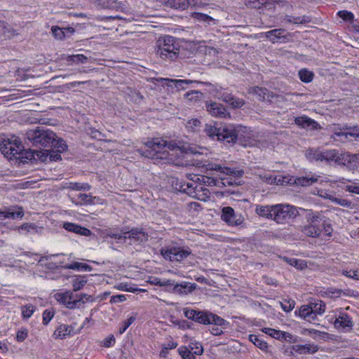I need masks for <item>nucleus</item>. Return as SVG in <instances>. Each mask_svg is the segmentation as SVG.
<instances>
[{
    "label": "nucleus",
    "mask_w": 359,
    "mask_h": 359,
    "mask_svg": "<svg viewBox=\"0 0 359 359\" xmlns=\"http://www.w3.org/2000/svg\"><path fill=\"white\" fill-rule=\"evenodd\" d=\"M147 148L144 152L139 150L140 154L154 161L155 164H175L180 165V159L184 158L186 153L198 154L199 151L194 148L183 145L180 147L175 141H170L155 137L145 142Z\"/></svg>",
    "instance_id": "obj_1"
},
{
    "label": "nucleus",
    "mask_w": 359,
    "mask_h": 359,
    "mask_svg": "<svg viewBox=\"0 0 359 359\" xmlns=\"http://www.w3.org/2000/svg\"><path fill=\"white\" fill-rule=\"evenodd\" d=\"M305 156L310 162L325 163L327 165L337 164L348 166L352 163H356V155L347 153L341 154L336 149L324 148H309L305 152Z\"/></svg>",
    "instance_id": "obj_2"
},
{
    "label": "nucleus",
    "mask_w": 359,
    "mask_h": 359,
    "mask_svg": "<svg viewBox=\"0 0 359 359\" xmlns=\"http://www.w3.org/2000/svg\"><path fill=\"white\" fill-rule=\"evenodd\" d=\"M241 126L235 128L232 126H220L216 123L205 125V131L212 139L227 143L235 142L242 130Z\"/></svg>",
    "instance_id": "obj_3"
},
{
    "label": "nucleus",
    "mask_w": 359,
    "mask_h": 359,
    "mask_svg": "<svg viewBox=\"0 0 359 359\" xmlns=\"http://www.w3.org/2000/svg\"><path fill=\"white\" fill-rule=\"evenodd\" d=\"M183 311L186 318L203 325H215L222 328H227L229 325L225 319L208 311L184 308Z\"/></svg>",
    "instance_id": "obj_4"
},
{
    "label": "nucleus",
    "mask_w": 359,
    "mask_h": 359,
    "mask_svg": "<svg viewBox=\"0 0 359 359\" xmlns=\"http://www.w3.org/2000/svg\"><path fill=\"white\" fill-rule=\"evenodd\" d=\"M213 170H218L221 173L225 174L230 177H224L220 180L203 176V181L205 184L209 186H218L220 184L226 186V184L231 186L234 184H238L237 180H239L243 175V170L232 168L229 167H223L221 165H215Z\"/></svg>",
    "instance_id": "obj_5"
},
{
    "label": "nucleus",
    "mask_w": 359,
    "mask_h": 359,
    "mask_svg": "<svg viewBox=\"0 0 359 359\" xmlns=\"http://www.w3.org/2000/svg\"><path fill=\"white\" fill-rule=\"evenodd\" d=\"M306 212V224L301 226V231L306 236L311 238H318L322 232V228L320 226L323 215L317 211H313L311 210H305Z\"/></svg>",
    "instance_id": "obj_6"
},
{
    "label": "nucleus",
    "mask_w": 359,
    "mask_h": 359,
    "mask_svg": "<svg viewBox=\"0 0 359 359\" xmlns=\"http://www.w3.org/2000/svg\"><path fill=\"white\" fill-rule=\"evenodd\" d=\"M262 178V177H261ZM319 175L316 174L309 176L291 177L290 179L287 177H281L280 175L272 177L271 176L264 175L263 179L269 184L275 183L276 184L283 185L284 184H295L298 186L306 187L318 182Z\"/></svg>",
    "instance_id": "obj_7"
},
{
    "label": "nucleus",
    "mask_w": 359,
    "mask_h": 359,
    "mask_svg": "<svg viewBox=\"0 0 359 359\" xmlns=\"http://www.w3.org/2000/svg\"><path fill=\"white\" fill-rule=\"evenodd\" d=\"M299 210H305L289 204H276L273 205V220L278 224H284L290 219L299 215Z\"/></svg>",
    "instance_id": "obj_8"
},
{
    "label": "nucleus",
    "mask_w": 359,
    "mask_h": 359,
    "mask_svg": "<svg viewBox=\"0 0 359 359\" xmlns=\"http://www.w3.org/2000/svg\"><path fill=\"white\" fill-rule=\"evenodd\" d=\"M22 150V144L18 137H0V151L6 158H17Z\"/></svg>",
    "instance_id": "obj_9"
},
{
    "label": "nucleus",
    "mask_w": 359,
    "mask_h": 359,
    "mask_svg": "<svg viewBox=\"0 0 359 359\" xmlns=\"http://www.w3.org/2000/svg\"><path fill=\"white\" fill-rule=\"evenodd\" d=\"M157 54L164 60H175L178 57L179 48L175 44V38L165 36L159 39Z\"/></svg>",
    "instance_id": "obj_10"
},
{
    "label": "nucleus",
    "mask_w": 359,
    "mask_h": 359,
    "mask_svg": "<svg viewBox=\"0 0 359 359\" xmlns=\"http://www.w3.org/2000/svg\"><path fill=\"white\" fill-rule=\"evenodd\" d=\"M28 140L35 146L50 147L56 137V135L49 130H44L43 127L29 130L27 133Z\"/></svg>",
    "instance_id": "obj_11"
},
{
    "label": "nucleus",
    "mask_w": 359,
    "mask_h": 359,
    "mask_svg": "<svg viewBox=\"0 0 359 359\" xmlns=\"http://www.w3.org/2000/svg\"><path fill=\"white\" fill-rule=\"evenodd\" d=\"M325 304L321 300L311 302L309 304L300 307L299 316L309 323H314L317 319V315H322L325 311Z\"/></svg>",
    "instance_id": "obj_12"
},
{
    "label": "nucleus",
    "mask_w": 359,
    "mask_h": 359,
    "mask_svg": "<svg viewBox=\"0 0 359 359\" xmlns=\"http://www.w3.org/2000/svg\"><path fill=\"white\" fill-rule=\"evenodd\" d=\"M114 239L120 242H126L129 240L130 244H141L147 241L148 235L142 229H134L121 233H114Z\"/></svg>",
    "instance_id": "obj_13"
},
{
    "label": "nucleus",
    "mask_w": 359,
    "mask_h": 359,
    "mask_svg": "<svg viewBox=\"0 0 359 359\" xmlns=\"http://www.w3.org/2000/svg\"><path fill=\"white\" fill-rule=\"evenodd\" d=\"M54 298L60 304L70 309L79 307L83 300L81 295L75 294L72 291L56 292Z\"/></svg>",
    "instance_id": "obj_14"
},
{
    "label": "nucleus",
    "mask_w": 359,
    "mask_h": 359,
    "mask_svg": "<svg viewBox=\"0 0 359 359\" xmlns=\"http://www.w3.org/2000/svg\"><path fill=\"white\" fill-rule=\"evenodd\" d=\"M210 93L215 97L222 100L231 105L233 108H241L244 105V101L243 100L236 98L231 93H229L227 90L221 87L213 88Z\"/></svg>",
    "instance_id": "obj_15"
},
{
    "label": "nucleus",
    "mask_w": 359,
    "mask_h": 359,
    "mask_svg": "<svg viewBox=\"0 0 359 359\" xmlns=\"http://www.w3.org/2000/svg\"><path fill=\"white\" fill-rule=\"evenodd\" d=\"M191 254L189 248L169 246L161 250L163 257L170 262H181Z\"/></svg>",
    "instance_id": "obj_16"
},
{
    "label": "nucleus",
    "mask_w": 359,
    "mask_h": 359,
    "mask_svg": "<svg viewBox=\"0 0 359 359\" xmlns=\"http://www.w3.org/2000/svg\"><path fill=\"white\" fill-rule=\"evenodd\" d=\"M221 219L230 226H240L244 222L243 216L241 213L236 212L233 208L229 206L222 209Z\"/></svg>",
    "instance_id": "obj_17"
},
{
    "label": "nucleus",
    "mask_w": 359,
    "mask_h": 359,
    "mask_svg": "<svg viewBox=\"0 0 359 359\" xmlns=\"http://www.w3.org/2000/svg\"><path fill=\"white\" fill-rule=\"evenodd\" d=\"M334 326L336 329L340 330H349L353 326V321L348 313L342 309L337 311Z\"/></svg>",
    "instance_id": "obj_18"
},
{
    "label": "nucleus",
    "mask_w": 359,
    "mask_h": 359,
    "mask_svg": "<svg viewBox=\"0 0 359 359\" xmlns=\"http://www.w3.org/2000/svg\"><path fill=\"white\" fill-rule=\"evenodd\" d=\"M196 286V283L182 281L180 283H175L172 289H167L166 290L175 294L187 295L194 291Z\"/></svg>",
    "instance_id": "obj_19"
},
{
    "label": "nucleus",
    "mask_w": 359,
    "mask_h": 359,
    "mask_svg": "<svg viewBox=\"0 0 359 359\" xmlns=\"http://www.w3.org/2000/svg\"><path fill=\"white\" fill-rule=\"evenodd\" d=\"M206 108L207 111L213 116L219 118L229 116V113L222 104L215 102H207Z\"/></svg>",
    "instance_id": "obj_20"
},
{
    "label": "nucleus",
    "mask_w": 359,
    "mask_h": 359,
    "mask_svg": "<svg viewBox=\"0 0 359 359\" xmlns=\"http://www.w3.org/2000/svg\"><path fill=\"white\" fill-rule=\"evenodd\" d=\"M24 216V211L21 207L12 206L0 210V219H16L22 218Z\"/></svg>",
    "instance_id": "obj_21"
},
{
    "label": "nucleus",
    "mask_w": 359,
    "mask_h": 359,
    "mask_svg": "<svg viewBox=\"0 0 359 359\" xmlns=\"http://www.w3.org/2000/svg\"><path fill=\"white\" fill-rule=\"evenodd\" d=\"M165 83L170 87H175L177 90H185L189 84L198 83V81L193 80L170 79H163Z\"/></svg>",
    "instance_id": "obj_22"
},
{
    "label": "nucleus",
    "mask_w": 359,
    "mask_h": 359,
    "mask_svg": "<svg viewBox=\"0 0 359 359\" xmlns=\"http://www.w3.org/2000/svg\"><path fill=\"white\" fill-rule=\"evenodd\" d=\"M262 331L276 339L290 341L293 337V336L289 332H283L270 327H264L262 329Z\"/></svg>",
    "instance_id": "obj_23"
},
{
    "label": "nucleus",
    "mask_w": 359,
    "mask_h": 359,
    "mask_svg": "<svg viewBox=\"0 0 359 359\" xmlns=\"http://www.w3.org/2000/svg\"><path fill=\"white\" fill-rule=\"evenodd\" d=\"M63 228L68 231L81 236H88L91 234V231L88 229L72 222H65Z\"/></svg>",
    "instance_id": "obj_24"
},
{
    "label": "nucleus",
    "mask_w": 359,
    "mask_h": 359,
    "mask_svg": "<svg viewBox=\"0 0 359 359\" xmlns=\"http://www.w3.org/2000/svg\"><path fill=\"white\" fill-rule=\"evenodd\" d=\"M295 123L304 128L306 129H318L320 128L319 124L306 116L297 117L294 120Z\"/></svg>",
    "instance_id": "obj_25"
},
{
    "label": "nucleus",
    "mask_w": 359,
    "mask_h": 359,
    "mask_svg": "<svg viewBox=\"0 0 359 359\" xmlns=\"http://www.w3.org/2000/svg\"><path fill=\"white\" fill-rule=\"evenodd\" d=\"M292 350L298 354H313L318 351V346L314 344H296Z\"/></svg>",
    "instance_id": "obj_26"
},
{
    "label": "nucleus",
    "mask_w": 359,
    "mask_h": 359,
    "mask_svg": "<svg viewBox=\"0 0 359 359\" xmlns=\"http://www.w3.org/2000/svg\"><path fill=\"white\" fill-rule=\"evenodd\" d=\"M323 297L336 299L342 296H350V290L344 291L335 287H328L325 290L321 292Z\"/></svg>",
    "instance_id": "obj_27"
},
{
    "label": "nucleus",
    "mask_w": 359,
    "mask_h": 359,
    "mask_svg": "<svg viewBox=\"0 0 359 359\" xmlns=\"http://www.w3.org/2000/svg\"><path fill=\"white\" fill-rule=\"evenodd\" d=\"M191 182L183 183L180 186V190L182 192L186 193L187 194L193 198H196V191L199 189H201L202 187H201V185L197 184L193 178H191Z\"/></svg>",
    "instance_id": "obj_28"
},
{
    "label": "nucleus",
    "mask_w": 359,
    "mask_h": 359,
    "mask_svg": "<svg viewBox=\"0 0 359 359\" xmlns=\"http://www.w3.org/2000/svg\"><path fill=\"white\" fill-rule=\"evenodd\" d=\"M354 138L355 140L359 141V128L355 127L353 129L351 132H344L342 131L339 137H337V140L335 141H340L341 142H346L347 141L351 140V138Z\"/></svg>",
    "instance_id": "obj_29"
},
{
    "label": "nucleus",
    "mask_w": 359,
    "mask_h": 359,
    "mask_svg": "<svg viewBox=\"0 0 359 359\" xmlns=\"http://www.w3.org/2000/svg\"><path fill=\"white\" fill-rule=\"evenodd\" d=\"M278 1V0H245V4L248 7L261 9L270 6L272 4L271 2Z\"/></svg>",
    "instance_id": "obj_30"
},
{
    "label": "nucleus",
    "mask_w": 359,
    "mask_h": 359,
    "mask_svg": "<svg viewBox=\"0 0 359 359\" xmlns=\"http://www.w3.org/2000/svg\"><path fill=\"white\" fill-rule=\"evenodd\" d=\"M62 59L65 60L69 65L72 64H85L88 62V58L86 55L83 54H77V55H62Z\"/></svg>",
    "instance_id": "obj_31"
},
{
    "label": "nucleus",
    "mask_w": 359,
    "mask_h": 359,
    "mask_svg": "<svg viewBox=\"0 0 359 359\" xmlns=\"http://www.w3.org/2000/svg\"><path fill=\"white\" fill-rule=\"evenodd\" d=\"M72 327L67 325H60L55 330L53 336L55 339H65L66 337L69 336L72 332Z\"/></svg>",
    "instance_id": "obj_32"
},
{
    "label": "nucleus",
    "mask_w": 359,
    "mask_h": 359,
    "mask_svg": "<svg viewBox=\"0 0 359 359\" xmlns=\"http://www.w3.org/2000/svg\"><path fill=\"white\" fill-rule=\"evenodd\" d=\"M51 30L55 38L60 40L67 35L72 34L74 31L72 27L60 28L57 26H53Z\"/></svg>",
    "instance_id": "obj_33"
},
{
    "label": "nucleus",
    "mask_w": 359,
    "mask_h": 359,
    "mask_svg": "<svg viewBox=\"0 0 359 359\" xmlns=\"http://www.w3.org/2000/svg\"><path fill=\"white\" fill-rule=\"evenodd\" d=\"M273 205H260L256 206L255 212L261 217L267 219H273Z\"/></svg>",
    "instance_id": "obj_34"
},
{
    "label": "nucleus",
    "mask_w": 359,
    "mask_h": 359,
    "mask_svg": "<svg viewBox=\"0 0 359 359\" xmlns=\"http://www.w3.org/2000/svg\"><path fill=\"white\" fill-rule=\"evenodd\" d=\"M287 32L283 29H275L266 32V37L269 39L271 41L275 43L278 39L285 38Z\"/></svg>",
    "instance_id": "obj_35"
},
{
    "label": "nucleus",
    "mask_w": 359,
    "mask_h": 359,
    "mask_svg": "<svg viewBox=\"0 0 359 359\" xmlns=\"http://www.w3.org/2000/svg\"><path fill=\"white\" fill-rule=\"evenodd\" d=\"M22 317L25 320L29 319L36 310V306L32 304H27L20 308Z\"/></svg>",
    "instance_id": "obj_36"
},
{
    "label": "nucleus",
    "mask_w": 359,
    "mask_h": 359,
    "mask_svg": "<svg viewBox=\"0 0 359 359\" xmlns=\"http://www.w3.org/2000/svg\"><path fill=\"white\" fill-rule=\"evenodd\" d=\"M285 262L290 265L294 266L297 269L302 270L307 267L306 262L303 259H297L296 258L283 257Z\"/></svg>",
    "instance_id": "obj_37"
},
{
    "label": "nucleus",
    "mask_w": 359,
    "mask_h": 359,
    "mask_svg": "<svg viewBox=\"0 0 359 359\" xmlns=\"http://www.w3.org/2000/svg\"><path fill=\"white\" fill-rule=\"evenodd\" d=\"M169 4L175 8L184 10L188 6L195 5V3H191L190 0H169Z\"/></svg>",
    "instance_id": "obj_38"
},
{
    "label": "nucleus",
    "mask_w": 359,
    "mask_h": 359,
    "mask_svg": "<svg viewBox=\"0 0 359 359\" xmlns=\"http://www.w3.org/2000/svg\"><path fill=\"white\" fill-rule=\"evenodd\" d=\"M249 340L261 350L266 351L268 348L267 343L256 334H250Z\"/></svg>",
    "instance_id": "obj_39"
},
{
    "label": "nucleus",
    "mask_w": 359,
    "mask_h": 359,
    "mask_svg": "<svg viewBox=\"0 0 359 359\" xmlns=\"http://www.w3.org/2000/svg\"><path fill=\"white\" fill-rule=\"evenodd\" d=\"M299 76L302 81L309 83L312 81L314 74L311 71L306 69H302L299 71Z\"/></svg>",
    "instance_id": "obj_40"
},
{
    "label": "nucleus",
    "mask_w": 359,
    "mask_h": 359,
    "mask_svg": "<svg viewBox=\"0 0 359 359\" xmlns=\"http://www.w3.org/2000/svg\"><path fill=\"white\" fill-rule=\"evenodd\" d=\"M50 147H53V149L56 150L59 153L65 151L67 148L65 142L62 139L57 140L56 137H55V140L51 143Z\"/></svg>",
    "instance_id": "obj_41"
},
{
    "label": "nucleus",
    "mask_w": 359,
    "mask_h": 359,
    "mask_svg": "<svg viewBox=\"0 0 359 359\" xmlns=\"http://www.w3.org/2000/svg\"><path fill=\"white\" fill-rule=\"evenodd\" d=\"M321 222L322 223L320 226L322 228V231L324 232L325 235L331 236L332 233V227L330 219L323 215V220Z\"/></svg>",
    "instance_id": "obj_42"
},
{
    "label": "nucleus",
    "mask_w": 359,
    "mask_h": 359,
    "mask_svg": "<svg viewBox=\"0 0 359 359\" xmlns=\"http://www.w3.org/2000/svg\"><path fill=\"white\" fill-rule=\"evenodd\" d=\"M128 95L130 100V101L135 102V103H140L143 100V95L140 94V92H138L136 90H133L131 88L128 89Z\"/></svg>",
    "instance_id": "obj_43"
},
{
    "label": "nucleus",
    "mask_w": 359,
    "mask_h": 359,
    "mask_svg": "<svg viewBox=\"0 0 359 359\" xmlns=\"http://www.w3.org/2000/svg\"><path fill=\"white\" fill-rule=\"evenodd\" d=\"M302 334L312 337L313 339L321 338L323 335L326 334L324 332H320L315 329H304L302 332Z\"/></svg>",
    "instance_id": "obj_44"
},
{
    "label": "nucleus",
    "mask_w": 359,
    "mask_h": 359,
    "mask_svg": "<svg viewBox=\"0 0 359 359\" xmlns=\"http://www.w3.org/2000/svg\"><path fill=\"white\" fill-rule=\"evenodd\" d=\"M179 353L183 359H196V355L189 347L182 346L178 349Z\"/></svg>",
    "instance_id": "obj_45"
},
{
    "label": "nucleus",
    "mask_w": 359,
    "mask_h": 359,
    "mask_svg": "<svg viewBox=\"0 0 359 359\" xmlns=\"http://www.w3.org/2000/svg\"><path fill=\"white\" fill-rule=\"evenodd\" d=\"M184 97L191 102L200 100L203 97V93L198 90H190L184 94Z\"/></svg>",
    "instance_id": "obj_46"
},
{
    "label": "nucleus",
    "mask_w": 359,
    "mask_h": 359,
    "mask_svg": "<svg viewBox=\"0 0 359 359\" xmlns=\"http://www.w3.org/2000/svg\"><path fill=\"white\" fill-rule=\"evenodd\" d=\"M191 16L192 19L195 21L208 22L215 20V19L211 16L201 13H192Z\"/></svg>",
    "instance_id": "obj_47"
},
{
    "label": "nucleus",
    "mask_w": 359,
    "mask_h": 359,
    "mask_svg": "<svg viewBox=\"0 0 359 359\" xmlns=\"http://www.w3.org/2000/svg\"><path fill=\"white\" fill-rule=\"evenodd\" d=\"M268 90L266 88L255 86L252 88L249 93H253L259 97V100H264L266 99V95Z\"/></svg>",
    "instance_id": "obj_48"
},
{
    "label": "nucleus",
    "mask_w": 359,
    "mask_h": 359,
    "mask_svg": "<svg viewBox=\"0 0 359 359\" xmlns=\"http://www.w3.org/2000/svg\"><path fill=\"white\" fill-rule=\"evenodd\" d=\"M189 348L196 355H200L203 352V348L200 342L191 341L189 345Z\"/></svg>",
    "instance_id": "obj_49"
},
{
    "label": "nucleus",
    "mask_w": 359,
    "mask_h": 359,
    "mask_svg": "<svg viewBox=\"0 0 359 359\" xmlns=\"http://www.w3.org/2000/svg\"><path fill=\"white\" fill-rule=\"evenodd\" d=\"M87 283V280L85 277H78L75 278L72 283L74 291H78L81 290Z\"/></svg>",
    "instance_id": "obj_50"
},
{
    "label": "nucleus",
    "mask_w": 359,
    "mask_h": 359,
    "mask_svg": "<svg viewBox=\"0 0 359 359\" xmlns=\"http://www.w3.org/2000/svg\"><path fill=\"white\" fill-rule=\"evenodd\" d=\"M280 304L282 309L285 312L291 311L295 306L294 301L292 299H284L283 302H280Z\"/></svg>",
    "instance_id": "obj_51"
},
{
    "label": "nucleus",
    "mask_w": 359,
    "mask_h": 359,
    "mask_svg": "<svg viewBox=\"0 0 359 359\" xmlns=\"http://www.w3.org/2000/svg\"><path fill=\"white\" fill-rule=\"evenodd\" d=\"M135 320V316H130L126 320H124L120 327H119V334H122L126 332V330L128 329V327Z\"/></svg>",
    "instance_id": "obj_52"
},
{
    "label": "nucleus",
    "mask_w": 359,
    "mask_h": 359,
    "mask_svg": "<svg viewBox=\"0 0 359 359\" xmlns=\"http://www.w3.org/2000/svg\"><path fill=\"white\" fill-rule=\"evenodd\" d=\"M337 15L339 16L344 21H353L354 15L348 11H340L337 13Z\"/></svg>",
    "instance_id": "obj_53"
},
{
    "label": "nucleus",
    "mask_w": 359,
    "mask_h": 359,
    "mask_svg": "<svg viewBox=\"0 0 359 359\" xmlns=\"http://www.w3.org/2000/svg\"><path fill=\"white\" fill-rule=\"evenodd\" d=\"M55 312L53 309L45 310L43 313V323L44 325H48L53 318Z\"/></svg>",
    "instance_id": "obj_54"
},
{
    "label": "nucleus",
    "mask_w": 359,
    "mask_h": 359,
    "mask_svg": "<svg viewBox=\"0 0 359 359\" xmlns=\"http://www.w3.org/2000/svg\"><path fill=\"white\" fill-rule=\"evenodd\" d=\"M69 187L73 190H89L90 189L88 184L77 182L70 183Z\"/></svg>",
    "instance_id": "obj_55"
},
{
    "label": "nucleus",
    "mask_w": 359,
    "mask_h": 359,
    "mask_svg": "<svg viewBox=\"0 0 359 359\" xmlns=\"http://www.w3.org/2000/svg\"><path fill=\"white\" fill-rule=\"evenodd\" d=\"M200 124H201V122L199 120H198L197 118H191V119L187 121V122L186 123V127L189 130H194L196 128L199 127Z\"/></svg>",
    "instance_id": "obj_56"
},
{
    "label": "nucleus",
    "mask_w": 359,
    "mask_h": 359,
    "mask_svg": "<svg viewBox=\"0 0 359 359\" xmlns=\"http://www.w3.org/2000/svg\"><path fill=\"white\" fill-rule=\"evenodd\" d=\"M35 229L36 226L34 224L25 223L19 227L18 231L20 233L29 232L31 230H34Z\"/></svg>",
    "instance_id": "obj_57"
},
{
    "label": "nucleus",
    "mask_w": 359,
    "mask_h": 359,
    "mask_svg": "<svg viewBox=\"0 0 359 359\" xmlns=\"http://www.w3.org/2000/svg\"><path fill=\"white\" fill-rule=\"evenodd\" d=\"M330 130L333 133V135L331 136V138L333 140H337V137H339L341 133L343 130L339 127L337 125H332L330 126Z\"/></svg>",
    "instance_id": "obj_58"
},
{
    "label": "nucleus",
    "mask_w": 359,
    "mask_h": 359,
    "mask_svg": "<svg viewBox=\"0 0 359 359\" xmlns=\"http://www.w3.org/2000/svg\"><path fill=\"white\" fill-rule=\"evenodd\" d=\"M28 336L27 329H22L17 332L16 339L18 341H23Z\"/></svg>",
    "instance_id": "obj_59"
},
{
    "label": "nucleus",
    "mask_w": 359,
    "mask_h": 359,
    "mask_svg": "<svg viewBox=\"0 0 359 359\" xmlns=\"http://www.w3.org/2000/svg\"><path fill=\"white\" fill-rule=\"evenodd\" d=\"M358 270L353 271V270H348V269H344L342 270V274L348 278H351L352 279L355 280L357 278L358 272Z\"/></svg>",
    "instance_id": "obj_60"
},
{
    "label": "nucleus",
    "mask_w": 359,
    "mask_h": 359,
    "mask_svg": "<svg viewBox=\"0 0 359 359\" xmlns=\"http://www.w3.org/2000/svg\"><path fill=\"white\" fill-rule=\"evenodd\" d=\"M78 199L81 203H92V197L90 195L86 194H78Z\"/></svg>",
    "instance_id": "obj_61"
},
{
    "label": "nucleus",
    "mask_w": 359,
    "mask_h": 359,
    "mask_svg": "<svg viewBox=\"0 0 359 359\" xmlns=\"http://www.w3.org/2000/svg\"><path fill=\"white\" fill-rule=\"evenodd\" d=\"M61 153H59L58 151H57L56 150L54 151V149H53L52 151H49V158H50V161H57L60 159H61V155H60Z\"/></svg>",
    "instance_id": "obj_62"
},
{
    "label": "nucleus",
    "mask_w": 359,
    "mask_h": 359,
    "mask_svg": "<svg viewBox=\"0 0 359 359\" xmlns=\"http://www.w3.org/2000/svg\"><path fill=\"white\" fill-rule=\"evenodd\" d=\"M175 284V282L172 280L161 279V287H167V289H172Z\"/></svg>",
    "instance_id": "obj_63"
},
{
    "label": "nucleus",
    "mask_w": 359,
    "mask_h": 359,
    "mask_svg": "<svg viewBox=\"0 0 359 359\" xmlns=\"http://www.w3.org/2000/svg\"><path fill=\"white\" fill-rule=\"evenodd\" d=\"M346 190L350 193L359 194V187L356 185H348L346 187Z\"/></svg>",
    "instance_id": "obj_64"
}]
</instances>
